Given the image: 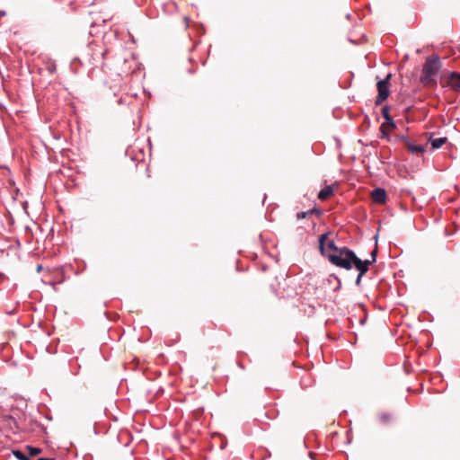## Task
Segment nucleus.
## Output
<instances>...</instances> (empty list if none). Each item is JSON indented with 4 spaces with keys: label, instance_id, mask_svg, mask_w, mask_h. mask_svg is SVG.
Wrapping results in <instances>:
<instances>
[{
    "label": "nucleus",
    "instance_id": "nucleus-7",
    "mask_svg": "<svg viewBox=\"0 0 460 460\" xmlns=\"http://www.w3.org/2000/svg\"><path fill=\"white\" fill-rule=\"evenodd\" d=\"M448 84L454 91H460V73L451 72L449 75Z\"/></svg>",
    "mask_w": 460,
    "mask_h": 460
},
{
    "label": "nucleus",
    "instance_id": "nucleus-8",
    "mask_svg": "<svg viewBox=\"0 0 460 460\" xmlns=\"http://www.w3.org/2000/svg\"><path fill=\"white\" fill-rule=\"evenodd\" d=\"M333 191L334 189L332 185H327L319 191L317 197L321 200H325L333 194Z\"/></svg>",
    "mask_w": 460,
    "mask_h": 460
},
{
    "label": "nucleus",
    "instance_id": "nucleus-9",
    "mask_svg": "<svg viewBox=\"0 0 460 460\" xmlns=\"http://www.w3.org/2000/svg\"><path fill=\"white\" fill-rule=\"evenodd\" d=\"M429 142L430 143L432 149H438L447 142V137H443L433 138L432 137H429Z\"/></svg>",
    "mask_w": 460,
    "mask_h": 460
},
{
    "label": "nucleus",
    "instance_id": "nucleus-13",
    "mask_svg": "<svg viewBox=\"0 0 460 460\" xmlns=\"http://www.w3.org/2000/svg\"><path fill=\"white\" fill-rule=\"evenodd\" d=\"M29 456H34L40 454L41 450L38 447L28 446Z\"/></svg>",
    "mask_w": 460,
    "mask_h": 460
},
{
    "label": "nucleus",
    "instance_id": "nucleus-12",
    "mask_svg": "<svg viewBox=\"0 0 460 460\" xmlns=\"http://www.w3.org/2000/svg\"><path fill=\"white\" fill-rule=\"evenodd\" d=\"M13 456L18 459V460H31L30 459V456L25 455L22 451L21 450H14L13 451Z\"/></svg>",
    "mask_w": 460,
    "mask_h": 460
},
{
    "label": "nucleus",
    "instance_id": "nucleus-1",
    "mask_svg": "<svg viewBox=\"0 0 460 460\" xmlns=\"http://www.w3.org/2000/svg\"><path fill=\"white\" fill-rule=\"evenodd\" d=\"M331 232H326L319 236V250L323 256L334 266L347 270L359 261L356 253L348 247H338L333 239H330Z\"/></svg>",
    "mask_w": 460,
    "mask_h": 460
},
{
    "label": "nucleus",
    "instance_id": "nucleus-19",
    "mask_svg": "<svg viewBox=\"0 0 460 460\" xmlns=\"http://www.w3.org/2000/svg\"><path fill=\"white\" fill-rule=\"evenodd\" d=\"M0 15L1 16H4L5 15V12L4 11H0Z\"/></svg>",
    "mask_w": 460,
    "mask_h": 460
},
{
    "label": "nucleus",
    "instance_id": "nucleus-14",
    "mask_svg": "<svg viewBox=\"0 0 460 460\" xmlns=\"http://www.w3.org/2000/svg\"><path fill=\"white\" fill-rule=\"evenodd\" d=\"M120 90H123L127 95L137 96V93L132 92L131 87L128 88L127 85L120 86Z\"/></svg>",
    "mask_w": 460,
    "mask_h": 460
},
{
    "label": "nucleus",
    "instance_id": "nucleus-11",
    "mask_svg": "<svg viewBox=\"0 0 460 460\" xmlns=\"http://www.w3.org/2000/svg\"><path fill=\"white\" fill-rule=\"evenodd\" d=\"M408 149L412 154H422L425 152V149L422 146L414 145L411 143H408Z\"/></svg>",
    "mask_w": 460,
    "mask_h": 460
},
{
    "label": "nucleus",
    "instance_id": "nucleus-4",
    "mask_svg": "<svg viewBox=\"0 0 460 460\" xmlns=\"http://www.w3.org/2000/svg\"><path fill=\"white\" fill-rule=\"evenodd\" d=\"M381 112H382V115L385 119V122L381 125V131L384 133L385 132V128L386 127H390L391 128H396V124L394 120V119L391 117L390 115V107L388 105H385L382 107V110H381Z\"/></svg>",
    "mask_w": 460,
    "mask_h": 460
},
{
    "label": "nucleus",
    "instance_id": "nucleus-18",
    "mask_svg": "<svg viewBox=\"0 0 460 460\" xmlns=\"http://www.w3.org/2000/svg\"><path fill=\"white\" fill-rule=\"evenodd\" d=\"M38 460H55V459H53V458H43L42 457V458H39Z\"/></svg>",
    "mask_w": 460,
    "mask_h": 460
},
{
    "label": "nucleus",
    "instance_id": "nucleus-17",
    "mask_svg": "<svg viewBox=\"0 0 460 460\" xmlns=\"http://www.w3.org/2000/svg\"><path fill=\"white\" fill-rule=\"evenodd\" d=\"M128 38L131 40L133 43H135L134 37L130 33H128Z\"/></svg>",
    "mask_w": 460,
    "mask_h": 460
},
{
    "label": "nucleus",
    "instance_id": "nucleus-6",
    "mask_svg": "<svg viewBox=\"0 0 460 460\" xmlns=\"http://www.w3.org/2000/svg\"><path fill=\"white\" fill-rule=\"evenodd\" d=\"M371 197L375 203L384 204L386 200V192L382 188H376L372 191Z\"/></svg>",
    "mask_w": 460,
    "mask_h": 460
},
{
    "label": "nucleus",
    "instance_id": "nucleus-2",
    "mask_svg": "<svg viewBox=\"0 0 460 460\" xmlns=\"http://www.w3.org/2000/svg\"><path fill=\"white\" fill-rule=\"evenodd\" d=\"M441 68V62L438 55L428 57L422 66L420 82L424 86H436L438 75Z\"/></svg>",
    "mask_w": 460,
    "mask_h": 460
},
{
    "label": "nucleus",
    "instance_id": "nucleus-21",
    "mask_svg": "<svg viewBox=\"0 0 460 460\" xmlns=\"http://www.w3.org/2000/svg\"><path fill=\"white\" fill-rule=\"evenodd\" d=\"M37 270H38V271H40L41 270V266L39 265Z\"/></svg>",
    "mask_w": 460,
    "mask_h": 460
},
{
    "label": "nucleus",
    "instance_id": "nucleus-16",
    "mask_svg": "<svg viewBox=\"0 0 460 460\" xmlns=\"http://www.w3.org/2000/svg\"><path fill=\"white\" fill-rule=\"evenodd\" d=\"M376 254H377V250L375 249L372 252H371V258L372 260L370 261L371 263L375 262L376 260Z\"/></svg>",
    "mask_w": 460,
    "mask_h": 460
},
{
    "label": "nucleus",
    "instance_id": "nucleus-22",
    "mask_svg": "<svg viewBox=\"0 0 460 460\" xmlns=\"http://www.w3.org/2000/svg\"><path fill=\"white\" fill-rule=\"evenodd\" d=\"M130 61H131V62H133V63H135V59H134L133 58H131V60H130Z\"/></svg>",
    "mask_w": 460,
    "mask_h": 460
},
{
    "label": "nucleus",
    "instance_id": "nucleus-20",
    "mask_svg": "<svg viewBox=\"0 0 460 460\" xmlns=\"http://www.w3.org/2000/svg\"><path fill=\"white\" fill-rule=\"evenodd\" d=\"M126 79H127V81L129 80V75L128 74L126 75Z\"/></svg>",
    "mask_w": 460,
    "mask_h": 460
},
{
    "label": "nucleus",
    "instance_id": "nucleus-3",
    "mask_svg": "<svg viewBox=\"0 0 460 460\" xmlns=\"http://www.w3.org/2000/svg\"><path fill=\"white\" fill-rule=\"evenodd\" d=\"M391 74H388L385 79H382L377 82L376 87H377V96L376 98V104L380 105L382 104L389 96L390 90H389V81L391 78Z\"/></svg>",
    "mask_w": 460,
    "mask_h": 460
},
{
    "label": "nucleus",
    "instance_id": "nucleus-5",
    "mask_svg": "<svg viewBox=\"0 0 460 460\" xmlns=\"http://www.w3.org/2000/svg\"><path fill=\"white\" fill-rule=\"evenodd\" d=\"M370 264L371 261H369V260H360L359 261L353 265V267L358 271V275L356 279V285L359 286L361 279L363 275H365L368 271Z\"/></svg>",
    "mask_w": 460,
    "mask_h": 460
},
{
    "label": "nucleus",
    "instance_id": "nucleus-10",
    "mask_svg": "<svg viewBox=\"0 0 460 460\" xmlns=\"http://www.w3.org/2000/svg\"><path fill=\"white\" fill-rule=\"evenodd\" d=\"M314 213H317L318 215H320L322 212H321V210L317 209L316 208H313L312 209H309L307 211L298 212L296 214V218L303 219V218H305L308 215H312Z\"/></svg>",
    "mask_w": 460,
    "mask_h": 460
},
{
    "label": "nucleus",
    "instance_id": "nucleus-15",
    "mask_svg": "<svg viewBox=\"0 0 460 460\" xmlns=\"http://www.w3.org/2000/svg\"><path fill=\"white\" fill-rule=\"evenodd\" d=\"M392 419V416L388 413H382L380 415V420L383 423H387L391 420Z\"/></svg>",
    "mask_w": 460,
    "mask_h": 460
}]
</instances>
